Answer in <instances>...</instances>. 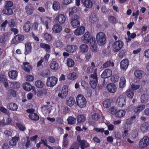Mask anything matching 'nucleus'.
I'll return each mask as SVG.
<instances>
[{
	"label": "nucleus",
	"instance_id": "obj_19",
	"mask_svg": "<svg viewBox=\"0 0 149 149\" xmlns=\"http://www.w3.org/2000/svg\"><path fill=\"white\" fill-rule=\"evenodd\" d=\"M129 64V62L127 59L123 60L120 62V68L123 70H126Z\"/></svg>",
	"mask_w": 149,
	"mask_h": 149
},
{
	"label": "nucleus",
	"instance_id": "obj_35",
	"mask_svg": "<svg viewBox=\"0 0 149 149\" xmlns=\"http://www.w3.org/2000/svg\"><path fill=\"white\" fill-rule=\"evenodd\" d=\"M23 87L25 91H30L31 89L33 91L35 90V87L32 86L31 84H23Z\"/></svg>",
	"mask_w": 149,
	"mask_h": 149
},
{
	"label": "nucleus",
	"instance_id": "obj_11",
	"mask_svg": "<svg viewBox=\"0 0 149 149\" xmlns=\"http://www.w3.org/2000/svg\"><path fill=\"white\" fill-rule=\"evenodd\" d=\"M55 19L60 24H63L65 22L66 18L63 14H58L55 18Z\"/></svg>",
	"mask_w": 149,
	"mask_h": 149
},
{
	"label": "nucleus",
	"instance_id": "obj_8",
	"mask_svg": "<svg viewBox=\"0 0 149 149\" xmlns=\"http://www.w3.org/2000/svg\"><path fill=\"white\" fill-rule=\"evenodd\" d=\"M68 91V86L66 85H65L63 87L62 90L61 91V93H59L58 94V96L61 98H64L67 95Z\"/></svg>",
	"mask_w": 149,
	"mask_h": 149
},
{
	"label": "nucleus",
	"instance_id": "obj_26",
	"mask_svg": "<svg viewBox=\"0 0 149 149\" xmlns=\"http://www.w3.org/2000/svg\"><path fill=\"white\" fill-rule=\"evenodd\" d=\"M75 100L74 98L72 97L67 98L66 101V103L68 106L71 107L73 106L74 104Z\"/></svg>",
	"mask_w": 149,
	"mask_h": 149
},
{
	"label": "nucleus",
	"instance_id": "obj_55",
	"mask_svg": "<svg viewBox=\"0 0 149 149\" xmlns=\"http://www.w3.org/2000/svg\"><path fill=\"white\" fill-rule=\"evenodd\" d=\"M8 94L9 96L15 97L16 96V91L13 89H10L8 91Z\"/></svg>",
	"mask_w": 149,
	"mask_h": 149
},
{
	"label": "nucleus",
	"instance_id": "obj_56",
	"mask_svg": "<svg viewBox=\"0 0 149 149\" xmlns=\"http://www.w3.org/2000/svg\"><path fill=\"white\" fill-rule=\"evenodd\" d=\"M90 20L91 22H96L97 20V17L94 14L91 15L90 16Z\"/></svg>",
	"mask_w": 149,
	"mask_h": 149
},
{
	"label": "nucleus",
	"instance_id": "obj_27",
	"mask_svg": "<svg viewBox=\"0 0 149 149\" xmlns=\"http://www.w3.org/2000/svg\"><path fill=\"white\" fill-rule=\"evenodd\" d=\"M18 72L14 70L9 71L8 73L9 77L11 79H15L17 77Z\"/></svg>",
	"mask_w": 149,
	"mask_h": 149
},
{
	"label": "nucleus",
	"instance_id": "obj_9",
	"mask_svg": "<svg viewBox=\"0 0 149 149\" xmlns=\"http://www.w3.org/2000/svg\"><path fill=\"white\" fill-rule=\"evenodd\" d=\"M79 18V17L78 15H74V17L72 19L71 22L72 25L73 27L76 28L80 26V22L78 20Z\"/></svg>",
	"mask_w": 149,
	"mask_h": 149
},
{
	"label": "nucleus",
	"instance_id": "obj_2",
	"mask_svg": "<svg viewBox=\"0 0 149 149\" xmlns=\"http://www.w3.org/2000/svg\"><path fill=\"white\" fill-rule=\"evenodd\" d=\"M76 100L77 105L80 108H83L86 106V101L83 95H78L76 98Z\"/></svg>",
	"mask_w": 149,
	"mask_h": 149
},
{
	"label": "nucleus",
	"instance_id": "obj_30",
	"mask_svg": "<svg viewBox=\"0 0 149 149\" xmlns=\"http://www.w3.org/2000/svg\"><path fill=\"white\" fill-rule=\"evenodd\" d=\"M79 49L81 52L85 53L88 51V47L87 45L85 44H82L80 45Z\"/></svg>",
	"mask_w": 149,
	"mask_h": 149
},
{
	"label": "nucleus",
	"instance_id": "obj_44",
	"mask_svg": "<svg viewBox=\"0 0 149 149\" xmlns=\"http://www.w3.org/2000/svg\"><path fill=\"white\" fill-rule=\"evenodd\" d=\"M77 74L74 72L70 73L68 75V79L70 80L75 79L77 77Z\"/></svg>",
	"mask_w": 149,
	"mask_h": 149
},
{
	"label": "nucleus",
	"instance_id": "obj_13",
	"mask_svg": "<svg viewBox=\"0 0 149 149\" xmlns=\"http://www.w3.org/2000/svg\"><path fill=\"white\" fill-rule=\"evenodd\" d=\"M6 107L10 110L16 111L18 109V106L15 103L10 102L7 104Z\"/></svg>",
	"mask_w": 149,
	"mask_h": 149
},
{
	"label": "nucleus",
	"instance_id": "obj_31",
	"mask_svg": "<svg viewBox=\"0 0 149 149\" xmlns=\"http://www.w3.org/2000/svg\"><path fill=\"white\" fill-rule=\"evenodd\" d=\"M135 76L139 79H141L144 75V72L143 71L140 70H136L134 73Z\"/></svg>",
	"mask_w": 149,
	"mask_h": 149
},
{
	"label": "nucleus",
	"instance_id": "obj_57",
	"mask_svg": "<svg viewBox=\"0 0 149 149\" xmlns=\"http://www.w3.org/2000/svg\"><path fill=\"white\" fill-rule=\"evenodd\" d=\"M0 111L3 113H5L7 115L9 114V111L6 108L4 107L1 106L0 107Z\"/></svg>",
	"mask_w": 149,
	"mask_h": 149
},
{
	"label": "nucleus",
	"instance_id": "obj_50",
	"mask_svg": "<svg viewBox=\"0 0 149 149\" xmlns=\"http://www.w3.org/2000/svg\"><path fill=\"white\" fill-rule=\"evenodd\" d=\"M67 65L69 67H72L74 65V63L72 59L68 58L67 60Z\"/></svg>",
	"mask_w": 149,
	"mask_h": 149
},
{
	"label": "nucleus",
	"instance_id": "obj_54",
	"mask_svg": "<svg viewBox=\"0 0 149 149\" xmlns=\"http://www.w3.org/2000/svg\"><path fill=\"white\" fill-rule=\"evenodd\" d=\"M92 118L94 120H98L100 118V115L97 113H95L92 116Z\"/></svg>",
	"mask_w": 149,
	"mask_h": 149
},
{
	"label": "nucleus",
	"instance_id": "obj_52",
	"mask_svg": "<svg viewBox=\"0 0 149 149\" xmlns=\"http://www.w3.org/2000/svg\"><path fill=\"white\" fill-rule=\"evenodd\" d=\"M8 24V21L7 20H5L2 22L1 24V31H4L6 29V27L7 24Z\"/></svg>",
	"mask_w": 149,
	"mask_h": 149
},
{
	"label": "nucleus",
	"instance_id": "obj_58",
	"mask_svg": "<svg viewBox=\"0 0 149 149\" xmlns=\"http://www.w3.org/2000/svg\"><path fill=\"white\" fill-rule=\"evenodd\" d=\"M8 24L9 27H14L15 26L16 24L15 20L13 19H10L8 22Z\"/></svg>",
	"mask_w": 149,
	"mask_h": 149
},
{
	"label": "nucleus",
	"instance_id": "obj_4",
	"mask_svg": "<svg viewBox=\"0 0 149 149\" xmlns=\"http://www.w3.org/2000/svg\"><path fill=\"white\" fill-rule=\"evenodd\" d=\"M149 144V138L147 136L143 137L141 139L139 143V146L140 148H145Z\"/></svg>",
	"mask_w": 149,
	"mask_h": 149
},
{
	"label": "nucleus",
	"instance_id": "obj_20",
	"mask_svg": "<svg viewBox=\"0 0 149 149\" xmlns=\"http://www.w3.org/2000/svg\"><path fill=\"white\" fill-rule=\"evenodd\" d=\"M90 77V84H96L97 80L96 72H95L93 74H91Z\"/></svg>",
	"mask_w": 149,
	"mask_h": 149
},
{
	"label": "nucleus",
	"instance_id": "obj_21",
	"mask_svg": "<svg viewBox=\"0 0 149 149\" xmlns=\"http://www.w3.org/2000/svg\"><path fill=\"white\" fill-rule=\"evenodd\" d=\"M107 88L108 91L111 93H114L116 91L117 88L115 84H107Z\"/></svg>",
	"mask_w": 149,
	"mask_h": 149
},
{
	"label": "nucleus",
	"instance_id": "obj_34",
	"mask_svg": "<svg viewBox=\"0 0 149 149\" xmlns=\"http://www.w3.org/2000/svg\"><path fill=\"white\" fill-rule=\"evenodd\" d=\"M29 118L32 120L34 121H37L39 119L38 115L36 113H30L29 115Z\"/></svg>",
	"mask_w": 149,
	"mask_h": 149
},
{
	"label": "nucleus",
	"instance_id": "obj_22",
	"mask_svg": "<svg viewBox=\"0 0 149 149\" xmlns=\"http://www.w3.org/2000/svg\"><path fill=\"white\" fill-rule=\"evenodd\" d=\"M40 20L43 23L45 22V24L47 29H49L48 24H50L51 22V19L50 17H45L44 18H40Z\"/></svg>",
	"mask_w": 149,
	"mask_h": 149
},
{
	"label": "nucleus",
	"instance_id": "obj_51",
	"mask_svg": "<svg viewBox=\"0 0 149 149\" xmlns=\"http://www.w3.org/2000/svg\"><path fill=\"white\" fill-rule=\"evenodd\" d=\"M114 64L113 62L111 61H109L105 62L103 64V67L104 68H106L110 66L113 67Z\"/></svg>",
	"mask_w": 149,
	"mask_h": 149
},
{
	"label": "nucleus",
	"instance_id": "obj_14",
	"mask_svg": "<svg viewBox=\"0 0 149 149\" xmlns=\"http://www.w3.org/2000/svg\"><path fill=\"white\" fill-rule=\"evenodd\" d=\"M112 74V71L110 69H106L103 72L101 75L102 78H107L110 77Z\"/></svg>",
	"mask_w": 149,
	"mask_h": 149
},
{
	"label": "nucleus",
	"instance_id": "obj_62",
	"mask_svg": "<svg viewBox=\"0 0 149 149\" xmlns=\"http://www.w3.org/2000/svg\"><path fill=\"white\" fill-rule=\"evenodd\" d=\"M13 5V3L12 1H6L5 3V6L6 8L10 7Z\"/></svg>",
	"mask_w": 149,
	"mask_h": 149
},
{
	"label": "nucleus",
	"instance_id": "obj_23",
	"mask_svg": "<svg viewBox=\"0 0 149 149\" xmlns=\"http://www.w3.org/2000/svg\"><path fill=\"white\" fill-rule=\"evenodd\" d=\"M25 10L27 13L29 15L32 14L34 10L33 5L31 4L28 5L25 7Z\"/></svg>",
	"mask_w": 149,
	"mask_h": 149
},
{
	"label": "nucleus",
	"instance_id": "obj_6",
	"mask_svg": "<svg viewBox=\"0 0 149 149\" xmlns=\"http://www.w3.org/2000/svg\"><path fill=\"white\" fill-rule=\"evenodd\" d=\"M123 43L120 40L115 42L113 45V50L115 52L119 51L123 47Z\"/></svg>",
	"mask_w": 149,
	"mask_h": 149
},
{
	"label": "nucleus",
	"instance_id": "obj_32",
	"mask_svg": "<svg viewBox=\"0 0 149 149\" xmlns=\"http://www.w3.org/2000/svg\"><path fill=\"white\" fill-rule=\"evenodd\" d=\"M149 128V123L145 122L141 125L140 127V129L143 132H146Z\"/></svg>",
	"mask_w": 149,
	"mask_h": 149
},
{
	"label": "nucleus",
	"instance_id": "obj_53",
	"mask_svg": "<svg viewBox=\"0 0 149 149\" xmlns=\"http://www.w3.org/2000/svg\"><path fill=\"white\" fill-rule=\"evenodd\" d=\"M15 125L21 131H24L26 129L25 126L19 123H16Z\"/></svg>",
	"mask_w": 149,
	"mask_h": 149
},
{
	"label": "nucleus",
	"instance_id": "obj_41",
	"mask_svg": "<svg viewBox=\"0 0 149 149\" xmlns=\"http://www.w3.org/2000/svg\"><path fill=\"white\" fill-rule=\"evenodd\" d=\"M40 46L41 47L45 49L47 52H50V46L49 45L42 43L40 44Z\"/></svg>",
	"mask_w": 149,
	"mask_h": 149
},
{
	"label": "nucleus",
	"instance_id": "obj_12",
	"mask_svg": "<svg viewBox=\"0 0 149 149\" xmlns=\"http://www.w3.org/2000/svg\"><path fill=\"white\" fill-rule=\"evenodd\" d=\"M24 40V37L21 34H18L15 36L12 40L11 42L12 44H15L17 42L23 41Z\"/></svg>",
	"mask_w": 149,
	"mask_h": 149
},
{
	"label": "nucleus",
	"instance_id": "obj_38",
	"mask_svg": "<svg viewBox=\"0 0 149 149\" xmlns=\"http://www.w3.org/2000/svg\"><path fill=\"white\" fill-rule=\"evenodd\" d=\"M24 29L26 32H29L31 28V23L29 21L26 22L24 25Z\"/></svg>",
	"mask_w": 149,
	"mask_h": 149
},
{
	"label": "nucleus",
	"instance_id": "obj_43",
	"mask_svg": "<svg viewBox=\"0 0 149 149\" xmlns=\"http://www.w3.org/2000/svg\"><path fill=\"white\" fill-rule=\"evenodd\" d=\"M53 8L55 11L58 10L60 8V5L59 2L57 1H54L53 2Z\"/></svg>",
	"mask_w": 149,
	"mask_h": 149
},
{
	"label": "nucleus",
	"instance_id": "obj_46",
	"mask_svg": "<svg viewBox=\"0 0 149 149\" xmlns=\"http://www.w3.org/2000/svg\"><path fill=\"white\" fill-rule=\"evenodd\" d=\"M7 79L5 75H0V84H8Z\"/></svg>",
	"mask_w": 149,
	"mask_h": 149
},
{
	"label": "nucleus",
	"instance_id": "obj_1",
	"mask_svg": "<svg viewBox=\"0 0 149 149\" xmlns=\"http://www.w3.org/2000/svg\"><path fill=\"white\" fill-rule=\"evenodd\" d=\"M96 39L98 44L100 46L104 45L106 42V37L103 32H100L96 36Z\"/></svg>",
	"mask_w": 149,
	"mask_h": 149
},
{
	"label": "nucleus",
	"instance_id": "obj_3",
	"mask_svg": "<svg viewBox=\"0 0 149 149\" xmlns=\"http://www.w3.org/2000/svg\"><path fill=\"white\" fill-rule=\"evenodd\" d=\"M139 87V84L135 85V84H132L130 88H129L126 92L125 94L129 98H132L133 97L134 93V90H136Z\"/></svg>",
	"mask_w": 149,
	"mask_h": 149
},
{
	"label": "nucleus",
	"instance_id": "obj_33",
	"mask_svg": "<svg viewBox=\"0 0 149 149\" xmlns=\"http://www.w3.org/2000/svg\"><path fill=\"white\" fill-rule=\"evenodd\" d=\"M122 135L123 139L126 140L130 136L129 130L127 129H124L123 132H122Z\"/></svg>",
	"mask_w": 149,
	"mask_h": 149
},
{
	"label": "nucleus",
	"instance_id": "obj_61",
	"mask_svg": "<svg viewBox=\"0 0 149 149\" xmlns=\"http://www.w3.org/2000/svg\"><path fill=\"white\" fill-rule=\"evenodd\" d=\"M44 38L46 40L48 41H50L52 39V36L50 34L48 33L45 34Z\"/></svg>",
	"mask_w": 149,
	"mask_h": 149
},
{
	"label": "nucleus",
	"instance_id": "obj_47",
	"mask_svg": "<svg viewBox=\"0 0 149 149\" xmlns=\"http://www.w3.org/2000/svg\"><path fill=\"white\" fill-rule=\"evenodd\" d=\"M117 109H116L114 106H112L110 108L107 109V111L110 113L115 116L116 112L117 111Z\"/></svg>",
	"mask_w": 149,
	"mask_h": 149
},
{
	"label": "nucleus",
	"instance_id": "obj_63",
	"mask_svg": "<svg viewBox=\"0 0 149 149\" xmlns=\"http://www.w3.org/2000/svg\"><path fill=\"white\" fill-rule=\"evenodd\" d=\"M50 73V71L47 69H45L42 72L41 74L43 77H45L49 75Z\"/></svg>",
	"mask_w": 149,
	"mask_h": 149
},
{
	"label": "nucleus",
	"instance_id": "obj_18",
	"mask_svg": "<svg viewBox=\"0 0 149 149\" xmlns=\"http://www.w3.org/2000/svg\"><path fill=\"white\" fill-rule=\"evenodd\" d=\"M85 29L84 27L81 26L76 29L74 33L77 36H79L83 34L84 32Z\"/></svg>",
	"mask_w": 149,
	"mask_h": 149
},
{
	"label": "nucleus",
	"instance_id": "obj_60",
	"mask_svg": "<svg viewBox=\"0 0 149 149\" xmlns=\"http://www.w3.org/2000/svg\"><path fill=\"white\" fill-rule=\"evenodd\" d=\"M63 113L64 115H66L68 114L70 111V109L67 107H63L62 109Z\"/></svg>",
	"mask_w": 149,
	"mask_h": 149
},
{
	"label": "nucleus",
	"instance_id": "obj_39",
	"mask_svg": "<svg viewBox=\"0 0 149 149\" xmlns=\"http://www.w3.org/2000/svg\"><path fill=\"white\" fill-rule=\"evenodd\" d=\"M148 96L146 94H143L141 95L140 100L142 103H146L148 102Z\"/></svg>",
	"mask_w": 149,
	"mask_h": 149
},
{
	"label": "nucleus",
	"instance_id": "obj_45",
	"mask_svg": "<svg viewBox=\"0 0 149 149\" xmlns=\"http://www.w3.org/2000/svg\"><path fill=\"white\" fill-rule=\"evenodd\" d=\"M111 100L110 99H107L104 101L103 102V106L105 108H108L111 105Z\"/></svg>",
	"mask_w": 149,
	"mask_h": 149
},
{
	"label": "nucleus",
	"instance_id": "obj_36",
	"mask_svg": "<svg viewBox=\"0 0 149 149\" xmlns=\"http://www.w3.org/2000/svg\"><path fill=\"white\" fill-rule=\"evenodd\" d=\"M2 13L5 15H10L13 13V10L10 8H6L3 9L2 11Z\"/></svg>",
	"mask_w": 149,
	"mask_h": 149
},
{
	"label": "nucleus",
	"instance_id": "obj_16",
	"mask_svg": "<svg viewBox=\"0 0 149 149\" xmlns=\"http://www.w3.org/2000/svg\"><path fill=\"white\" fill-rule=\"evenodd\" d=\"M81 1L84 6L87 8H91L93 5L91 0H81Z\"/></svg>",
	"mask_w": 149,
	"mask_h": 149
},
{
	"label": "nucleus",
	"instance_id": "obj_37",
	"mask_svg": "<svg viewBox=\"0 0 149 149\" xmlns=\"http://www.w3.org/2000/svg\"><path fill=\"white\" fill-rule=\"evenodd\" d=\"M86 120V116L84 115H79L77 117V121L79 123L84 122Z\"/></svg>",
	"mask_w": 149,
	"mask_h": 149
},
{
	"label": "nucleus",
	"instance_id": "obj_5",
	"mask_svg": "<svg viewBox=\"0 0 149 149\" xmlns=\"http://www.w3.org/2000/svg\"><path fill=\"white\" fill-rule=\"evenodd\" d=\"M126 96L122 95L118 97L116 100V103L117 105L120 107H122L126 104Z\"/></svg>",
	"mask_w": 149,
	"mask_h": 149
},
{
	"label": "nucleus",
	"instance_id": "obj_49",
	"mask_svg": "<svg viewBox=\"0 0 149 149\" xmlns=\"http://www.w3.org/2000/svg\"><path fill=\"white\" fill-rule=\"evenodd\" d=\"M76 121V118L72 116H69L67 119L68 123L70 125H73L74 124Z\"/></svg>",
	"mask_w": 149,
	"mask_h": 149
},
{
	"label": "nucleus",
	"instance_id": "obj_48",
	"mask_svg": "<svg viewBox=\"0 0 149 149\" xmlns=\"http://www.w3.org/2000/svg\"><path fill=\"white\" fill-rule=\"evenodd\" d=\"M145 107V105L143 104L139 105L134 109V112L136 113H139L141 111L143 110Z\"/></svg>",
	"mask_w": 149,
	"mask_h": 149
},
{
	"label": "nucleus",
	"instance_id": "obj_24",
	"mask_svg": "<svg viewBox=\"0 0 149 149\" xmlns=\"http://www.w3.org/2000/svg\"><path fill=\"white\" fill-rule=\"evenodd\" d=\"M25 51L24 54L27 55L30 53L31 52V43L29 42H27L25 44Z\"/></svg>",
	"mask_w": 149,
	"mask_h": 149
},
{
	"label": "nucleus",
	"instance_id": "obj_17",
	"mask_svg": "<svg viewBox=\"0 0 149 149\" xmlns=\"http://www.w3.org/2000/svg\"><path fill=\"white\" fill-rule=\"evenodd\" d=\"M52 30L55 33H59L62 31V27L61 26L56 24L53 26Z\"/></svg>",
	"mask_w": 149,
	"mask_h": 149
},
{
	"label": "nucleus",
	"instance_id": "obj_42",
	"mask_svg": "<svg viewBox=\"0 0 149 149\" xmlns=\"http://www.w3.org/2000/svg\"><path fill=\"white\" fill-rule=\"evenodd\" d=\"M50 68L54 70H57L58 68V65L57 62L55 61H52L50 64Z\"/></svg>",
	"mask_w": 149,
	"mask_h": 149
},
{
	"label": "nucleus",
	"instance_id": "obj_64",
	"mask_svg": "<svg viewBox=\"0 0 149 149\" xmlns=\"http://www.w3.org/2000/svg\"><path fill=\"white\" fill-rule=\"evenodd\" d=\"M77 11V8L75 7H72L71 10L69 12V16L72 15H73V13H76Z\"/></svg>",
	"mask_w": 149,
	"mask_h": 149
},
{
	"label": "nucleus",
	"instance_id": "obj_7",
	"mask_svg": "<svg viewBox=\"0 0 149 149\" xmlns=\"http://www.w3.org/2000/svg\"><path fill=\"white\" fill-rule=\"evenodd\" d=\"M93 38H92L90 36L89 32L87 31L85 33L83 36L81 38V41L83 43H88L91 41Z\"/></svg>",
	"mask_w": 149,
	"mask_h": 149
},
{
	"label": "nucleus",
	"instance_id": "obj_28",
	"mask_svg": "<svg viewBox=\"0 0 149 149\" xmlns=\"http://www.w3.org/2000/svg\"><path fill=\"white\" fill-rule=\"evenodd\" d=\"M125 114V111L124 110L120 109L118 111L117 110L115 116L118 118L123 117Z\"/></svg>",
	"mask_w": 149,
	"mask_h": 149
},
{
	"label": "nucleus",
	"instance_id": "obj_40",
	"mask_svg": "<svg viewBox=\"0 0 149 149\" xmlns=\"http://www.w3.org/2000/svg\"><path fill=\"white\" fill-rule=\"evenodd\" d=\"M136 116L134 115L126 119L125 122L126 124L127 125H131L132 124L133 121L136 118Z\"/></svg>",
	"mask_w": 149,
	"mask_h": 149
},
{
	"label": "nucleus",
	"instance_id": "obj_10",
	"mask_svg": "<svg viewBox=\"0 0 149 149\" xmlns=\"http://www.w3.org/2000/svg\"><path fill=\"white\" fill-rule=\"evenodd\" d=\"M90 49L93 52H96L97 51V45L95 38H93L90 42Z\"/></svg>",
	"mask_w": 149,
	"mask_h": 149
},
{
	"label": "nucleus",
	"instance_id": "obj_15",
	"mask_svg": "<svg viewBox=\"0 0 149 149\" xmlns=\"http://www.w3.org/2000/svg\"><path fill=\"white\" fill-rule=\"evenodd\" d=\"M77 46L74 45H68L65 47V49L68 52L73 53L75 52L77 49Z\"/></svg>",
	"mask_w": 149,
	"mask_h": 149
},
{
	"label": "nucleus",
	"instance_id": "obj_59",
	"mask_svg": "<svg viewBox=\"0 0 149 149\" xmlns=\"http://www.w3.org/2000/svg\"><path fill=\"white\" fill-rule=\"evenodd\" d=\"M41 108L43 110H44L47 111L49 113L51 112L50 107L48 105H44Z\"/></svg>",
	"mask_w": 149,
	"mask_h": 149
},
{
	"label": "nucleus",
	"instance_id": "obj_25",
	"mask_svg": "<svg viewBox=\"0 0 149 149\" xmlns=\"http://www.w3.org/2000/svg\"><path fill=\"white\" fill-rule=\"evenodd\" d=\"M19 138L18 136H15L12 137L11 140L9 142V145L12 146H14L16 145L17 141H19Z\"/></svg>",
	"mask_w": 149,
	"mask_h": 149
},
{
	"label": "nucleus",
	"instance_id": "obj_29",
	"mask_svg": "<svg viewBox=\"0 0 149 149\" xmlns=\"http://www.w3.org/2000/svg\"><path fill=\"white\" fill-rule=\"evenodd\" d=\"M58 79L55 77H51L47 79V84H56Z\"/></svg>",
	"mask_w": 149,
	"mask_h": 149
}]
</instances>
